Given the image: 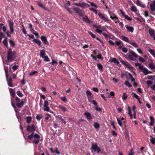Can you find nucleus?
Returning <instances> with one entry per match:
<instances>
[{"instance_id":"obj_12","label":"nucleus","mask_w":155,"mask_h":155,"mask_svg":"<svg viewBox=\"0 0 155 155\" xmlns=\"http://www.w3.org/2000/svg\"><path fill=\"white\" fill-rule=\"evenodd\" d=\"M149 32L150 36L153 37V39L155 40V31L153 30L150 29L149 30Z\"/></svg>"},{"instance_id":"obj_64","label":"nucleus","mask_w":155,"mask_h":155,"mask_svg":"<svg viewBox=\"0 0 155 155\" xmlns=\"http://www.w3.org/2000/svg\"><path fill=\"white\" fill-rule=\"evenodd\" d=\"M134 94V97L135 98H136L137 99V100H138L140 99V97L139 96H138V95H137L136 94Z\"/></svg>"},{"instance_id":"obj_47","label":"nucleus","mask_w":155,"mask_h":155,"mask_svg":"<svg viewBox=\"0 0 155 155\" xmlns=\"http://www.w3.org/2000/svg\"><path fill=\"white\" fill-rule=\"evenodd\" d=\"M88 32L93 38H96L95 35L94 34L91 32L88 31Z\"/></svg>"},{"instance_id":"obj_56","label":"nucleus","mask_w":155,"mask_h":155,"mask_svg":"<svg viewBox=\"0 0 155 155\" xmlns=\"http://www.w3.org/2000/svg\"><path fill=\"white\" fill-rule=\"evenodd\" d=\"M114 95L115 94L114 92L113 91H111L110 92V95H108V97L109 98H110V95L112 96H114Z\"/></svg>"},{"instance_id":"obj_43","label":"nucleus","mask_w":155,"mask_h":155,"mask_svg":"<svg viewBox=\"0 0 155 155\" xmlns=\"http://www.w3.org/2000/svg\"><path fill=\"white\" fill-rule=\"evenodd\" d=\"M125 84L126 86H128L129 87H130L132 86L130 84V83L128 81H126L125 82Z\"/></svg>"},{"instance_id":"obj_32","label":"nucleus","mask_w":155,"mask_h":155,"mask_svg":"<svg viewBox=\"0 0 155 155\" xmlns=\"http://www.w3.org/2000/svg\"><path fill=\"white\" fill-rule=\"evenodd\" d=\"M89 101L90 102L93 103L95 105L97 106V103L94 100H90V98H89Z\"/></svg>"},{"instance_id":"obj_5","label":"nucleus","mask_w":155,"mask_h":155,"mask_svg":"<svg viewBox=\"0 0 155 155\" xmlns=\"http://www.w3.org/2000/svg\"><path fill=\"white\" fill-rule=\"evenodd\" d=\"M73 11L75 13L78 14L80 16L82 17L83 16L84 12L83 11L77 7H74L73 8Z\"/></svg>"},{"instance_id":"obj_59","label":"nucleus","mask_w":155,"mask_h":155,"mask_svg":"<svg viewBox=\"0 0 155 155\" xmlns=\"http://www.w3.org/2000/svg\"><path fill=\"white\" fill-rule=\"evenodd\" d=\"M89 2L90 3L91 5V6L94 7L96 8L97 7V6L94 3L90 2Z\"/></svg>"},{"instance_id":"obj_39","label":"nucleus","mask_w":155,"mask_h":155,"mask_svg":"<svg viewBox=\"0 0 155 155\" xmlns=\"http://www.w3.org/2000/svg\"><path fill=\"white\" fill-rule=\"evenodd\" d=\"M31 121V117H27L26 118V121L29 124L30 123Z\"/></svg>"},{"instance_id":"obj_22","label":"nucleus","mask_w":155,"mask_h":155,"mask_svg":"<svg viewBox=\"0 0 155 155\" xmlns=\"http://www.w3.org/2000/svg\"><path fill=\"white\" fill-rule=\"evenodd\" d=\"M3 43L4 45L7 48H8V42L7 41V38H5V39L3 41Z\"/></svg>"},{"instance_id":"obj_62","label":"nucleus","mask_w":155,"mask_h":155,"mask_svg":"<svg viewBox=\"0 0 155 155\" xmlns=\"http://www.w3.org/2000/svg\"><path fill=\"white\" fill-rule=\"evenodd\" d=\"M89 9L91 11H93V12H94L96 14H97V11L96 9L93 8H90Z\"/></svg>"},{"instance_id":"obj_8","label":"nucleus","mask_w":155,"mask_h":155,"mask_svg":"<svg viewBox=\"0 0 155 155\" xmlns=\"http://www.w3.org/2000/svg\"><path fill=\"white\" fill-rule=\"evenodd\" d=\"M44 109L43 110L46 111H49L50 110V107L48 106V102L47 100H45L44 103Z\"/></svg>"},{"instance_id":"obj_52","label":"nucleus","mask_w":155,"mask_h":155,"mask_svg":"<svg viewBox=\"0 0 155 155\" xmlns=\"http://www.w3.org/2000/svg\"><path fill=\"white\" fill-rule=\"evenodd\" d=\"M9 43L10 44V45L14 47L15 46V43L12 40H10L9 41Z\"/></svg>"},{"instance_id":"obj_14","label":"nucleus","mask_w":155,"mask_h":155,"mask_svg":"<svg viewBox=\"0 0 155 155\" xmlns=\"http://www.w3.org/2000/svg\"><path fill=\"white\" fill-rule=\"evenodd\" d=\"M49 149L52 152V153H55L58 154H60V153L58 151V148H56L54 150L52 148H49Z\"/></svg>"},{"instance_id":"obj_23","label":"nucleus","mask_w":155,"mask_h":155,"mask_svg":"<svg viewBox=\"0 0 155 155\" xmlns=\"http://www.w3.org/2000/svg\"><path fill=\"white\" fill-rule=\"evenodd\" d=\"M134 18L135 19H136L138 21H139L141 22H142L144 21V19L141 16H139V17H134Z\"/></svg>"},{"instance_id":"obj_54","label":"nucleus","mask_w":155,"mask_h":155,"mask_svg":"<svg viewBox=\"0 0 155 155\" xmlns=\"http://www.w3.org/2000/svg\"><path fill=\"white\" fill-rule=\"evenodd\" d=\"M116 23H117L119 22V20L117 17L114 18L113 19Z\"/></svg>"},{"instance_id":"obj_42","label":"nucleus","mask_w":155,"mask_h":155,"mask_svg":"<svg viewBox=\"0 0 155 155\" xmlns=\"http://www.w3.org/2000/svg\"><path fill=\"white\" fill-rule=\"evenodd\" d=\"M40 138L35 139L33 141L34 143L36 144H38L39 142Z\"/></svg>"},{"instance_id":"obj_20","label":"nucleus","mask_w":155,"mask_h":155,"mask_svg":"<svg viewBox=\"0 0 155 155\" xmlns=\"http://www.w3.org/2000/svg\"><path fill=\"white\" fill-rule=\"evenodd\" d=\"M83 19L84 21L87 23H89L91 22L89 18L87 16L83 17Z\"/></svg>"},{"instance_id":"obj_21","label":"nucleus","mask_w":155,"mask_h":155,"mask_svg":"<svg viewBox=\"0 0 155 155\" xmlns=\"http://www.w3.org/2000/svg\"><path fill=\"white\" fill-rule=\"evenodd\" d=\"M150 137H151V138L150 139V140L152 143L155 144V138L153 137L151 135L150 136Z\"/></svg>"},{"instance_id":"obj_3","label":"nucleus","mask_w":155,"mask_h":155,"mask_svg":"<svg viewBox=\"0 0 155 155\" xmlns=\"http://www.w3.org/2000/svg\"><path fill=\"white\" fill-rule=\"evenodd\" d=\"M4 69L5 70V75L6 77V78L8 82V85L10 87H13V85L12 83V78H10L9 79H8V69L6 67L4 68Z\"/></svg>"},{"instance_id":"obj_57","label":"nucleus","mask_w":155,"mask_h":155,"mask_svg":"<svg viewBox=\"0 0 155 155\" xmlns=\"http://www.w3.org/2000/svg\"><path fill=\"white\" fill-rule=\"evenodd\" d=\"M18 67V66L17 65H14L12 67V68L14 71H15V70H17Z\"/></svg>"},{"instance_id":"obj_11","label":"nucleus","mask_w":155,"mask_h":155,"mask_svg":"<svg viewBox=\"0 0 155 155\" xmlns=\"http://www.w3.org/2000/svg\"><path fill=\"white\" fill-rule=\"evenodd\" d=\"M56 117L59 119V120H61V121H62L64 124H66V122L65 121V119L66 118L65 117H62V116L60 115H58V116H56Z\"/></svg>"},{"instance_id":"obj_38","label":"nucleus","mask_w":155,"mask_h":155,"mask_svg":"<svg viewBox=\"0 0 155 155\" xmlns=\"http://www.w3.org/2000/svg\"><path fill=\"white\" fill-rule=\"evenodd\" d=\"M59 107L64 112H65L67 111V110L66 108L63 106L60 105L59 106Z\"/></svg>"},{"instance_id":"obj_53","label":"nucleus","mask_w":155,"mask_h":155,"mask_svg":"<svg viewBox=\"0 0 155 155\" xmlns=\"http://www.w3.org/2000/svg\"><path fill=\"white\" fill-rule=\"evenodd\" d=\"M31 131H33L35 130V128L34 125L32 124L31 127Z\"/></svg>"},{"instance_id":"obj_25","label":"nucleus","mask_w":155,"mask_h":155,"mask_svg":"<svg viewBox=\"0 0 155 155\" xmlns=\"http://www.w3.org/2000/svg\"><path fill=\"white\" fill-rule=\"evenodd\" d=\"M111 62H114L115 63L117 64H118L119 63V61L115 58H114L112 59V60L111 61Z\"/></svg>"},{"instance_id":"obj_49","label":"nucleus","mask_w":155,"mask_h":155,"mask_svg":"<svg viewBox=\"0 0 155 155\" xmlns=\"http://www.w3.org/2000/svg\"><path fill=\"white\" fill-rule=\"evenodd\" d=\"M17 95L20 97H21L23 96V94L20 91H18L17 92Z\"/></svg>"},{"instance_id":"obj_34","label":"nucleus","mask_w":155,"mask_h":155,"mask_svg":"<svg viewBox=\"0 0 155 155\" xmlns=\"http://www.w3.org/2000/svg\"><path fill=\"white\" fill-rule=\"evenodd\" d=\"M129 43L135 48H137L138 47V45L135 42H131L130 41Z\"/></svg>"},{"instance_id":"obj_13","label":"nucleus","mask_w":155,"mask_h":155,"mask_svg":"<svg viewBox=\"0 0 155 155\" xmlns=\"http://www.w3.org/2000/svg\"><path fill=\"white\" fill-rule=\"evenodd\" d=\"M41 38L44 44H48V42L47 41L46 38L45 37L41 36Z\"/></svg>"},{"instance_id":"obj_7","label":"nucleus","mask_w":155,"mask_h":155,"mask_svg":"<svg viewBox=\"0 0 155 155\" xmlns=\"http://www.w3.org/2000/svg\"><path fill=\"white\" fill-rule=\"evenodd\" d=\"M74 5H75L81 7L82 8H84L85 7H89V5L87 4L84 2L81 3H74Z\"/></svg>"},{"instance_id":"obj_36","label":"nucleus","mask_w":155,"mask_h":155,"mask_svg":"<svg viewBox=\"0 0 155 155\" xmlns=\"http://www.w3.org/2000/svg\"><path fill=\"white\" fill-rule=\"evenodd\" d=\"M117 119L119 125L120 127H122V121L121 120H119V119L117 118Z\"/></svg>"},{"instance_id":"obj_18","label":"nucleus","mask_w":155,"mask_h":155,"mask_svg":"<svg viewBox=\"0 0 155 155\" xmlns=\"http://www.w3.org/2000/svg\"><path fill=\"white\" fill-rule=\"evenodd\" d=\"M122 39L124 41H126V42L129 43L130 42L128 38L127 37L124 36H122Z\"/></svg>"},{"instance_id":"obj_40","label":"nucleus","mask_w":155,"mask_h":155,"mask_svg":"<svg viewBox=\"0 0 155 155\" xmlns=\"http://www.w3.org/2000/svg\"><path fill=\"white\" fill-rule=\"evenodd\" d=\"M94 126L95 128L96 129L99 128V124L97 123H95Z\"/></svg>"},{"instance_id":"obj_9","label":"nucleus","mask_w":155,"mask_h":155,"mask_svg":"<svg viewBox=\"0 0 155 155\" xmlns=\"http://www.w3.org/2000/svg\"><path fill=\"white\" fill-rule=\"evenodd\" d=\"M120 62L126 66L129 69L132 70H134V68L132 66L130 65V64L127 61L121 60Z\"/></svg>"},{"instance_id":"obj_60","label":"nucleus","mask_w":155,"mask_h":155,"mask_svg":"<svg viewBox=\"0 0 155 155\" xmlns=\"http://www.w3.org/2000/svg\"><path fill=\"white\" fill-rule=\"evenodd\" d=\"M51 63L52 65H56L58 64L57 62L54 60H52Z\"/></svg>"},{"instance_id":"obj_2","label":"nucleus","mask_w":155,"mask_h":155,"mask_svg":"<svg viewBox=\"0 0 155 155\" xmlns=\"http://www.w3.org/2000/svg\"><path fill=\"white\" fill-rule=\"evenodd\" d=\"M16 54V53L15 51H12L11 49H9L8 51L7 60L10 61V62L14 60L15 58Z\"/></svg>"},{"instance_id":"obj_50","label":"nucleus","mask_w":155,"mask_h":155,"mask_svg":"<svg viewBox=\"0 0 155 155\" xmlns=\"http://www.w3.org/2000/svg\"><path fill=\"white\" fill-rule=\"evenodd\" d=\"M98 15L100 18L102 19H103L104 18V16L102 14H101L100 12H99L98 13Z\"/></svg>"},{"instance_id":"obj_58","label":"nucleus","mask_w":155,"mask_h":155,"mask_svg":"<svg viewBox=\"0 0 155 155\" xmlns=\"http://www.w3.org/2000/svg\"><path fill=\"white\" fill-rule=\"evenodd\" d=\"M122 50L123 52L124 53H127L128 51L127 49L125 47L122 48Z\"/></svg>"},{"instance_id":"obj_27","label":"nucleus","mask_w":155,"mask_h":155,"mask_svg":"<svg viewBox=\"0 0 155 155\" xmlns=\"http://www.w3.org/2000/svg\"><path fill=\"white\" fill-rule=\"evenodd\" d=\"M148 51L153 57H155V52L154 50L150 49Z\"/></svg>"},{"instance_id":"obj_44","label":"nucleus","mask_w":155,"mask_h":155,"mask_svg":"<svg viewBox=\"0 0 155 155\" xmlns=\"http://www.w3.org/2000/svg\"><path fill=\"white\" fill-rule=\"evenodd\" d=\"M149 67L151 69H155V66L152 63H150L149 64Z\"/></svg>"},{"instance_id":"obj_55","label":"nucleus","mask_w":155,"mask_h":155,"mask_svg":"<svg viewBox=\"0 0 155 155\" xmlns=\"http://www.w3.org/2000/svg\"><path fill=\"white\" fill-rule=\"evenodd\" d=\"M95 31L96 32L99 33H101L103 31V30H101V29H96L95 30Z\"/></svg>"},{"instance_id":"obj_33","label":"nucleus","mask_w":155,"mask_h":155,"mask_svg":"<svg viewBox=\"0 0 155 155\" xmlns=\"http://www.w3.org/2000/svg\"><path fill=\"white\" fill-rule=\"evenodd\" d=\"M9 91L11 95L14 96L15 94V92L14 90L10 88L9 89Z\"/></svg>"},{"instance_id":"obj_16","label":"nucleus","mask_w":155,"mask_h":155,"mask_svg":"<svg viewBox=\"0 0 155 155\" xmlns=\"http://www.w3.org/2000/svg\"><path fill=\"white\" fill-rule=\"evenodd\" d=\"M125 27H126V28L128 31L130 32H133L134 30L133 27L131 26H127V25H125Z\"/></svg>"},{"instance_id":"obj_45","label":"nucleus","mask_w":155,"mask_h":155,"mask_svg":"<svg viewBox=\"0 0 155 155\" xmlns=\"http://www.w3.org/2000/svg\"><path fill=\"white\" fill-rule=\"evenodd\" d=\"M38 4L42 8H44L45 10H47L45 7L41 2H38Z\"/></svg>"},{"instance_id":"obj_17","label":"nucleus","mask_w":155,"mask_h":155,"mask_svg":"<svg viewBox=\"0 0 155 155\" xmlns=\"http://www.w3.org/2000/svg\"><path fill=\"white\" fill-rule=\"evenodd\" d=\"M24 102L23 101H21L20 102H17L16 103V105L17 106L19 107V108H21L22 107L24 104Z\"/></svg>"},{"instance_id":"obj_51","label":"nucleus","mask_w":155,"mask_h":155,"mask_svg":"<svg viewBox=\"0 0 155 155\" xmlns=\"http://www.w3.org/2000/svg\"><path fill=\"white\" fill-rule=\"evenodd\" d=\"M125 18L129 21H131L132 20V19L129 17L127 15H124V17Z\"/></svg>"},{"instance_id":"obj_61","label":"nucleus","mask_w":155,"mask_h":155,"mask_svg":"<svg viewBox=\"0 0 155 155\" xmlns=\"http://www.w3.org/2000/svg\"><path fill=\"white\" fill-rule=\"evenodd\" d=\"M95 109L98 111L101 112L102 109L98 107H96L95 108Z\"/></svg>"},{"instance_id":"obj_15","label":"nucleus","mask_w":155,"mask_h":155,"mask_svg":"<svg viewBox=\"0 0 155 155\" xmlns=\"http://www.w3.org/2000/svg\"><path fill=\"white\" fill-rule=\"evenodd\" d=\"M84 115L86 117L87 119L88 120H91L92 118L91 114L88 112H85L84 113Z\"/></svg>"},{"instance_id":"obj_46","label":"nucleus","mask_w":155,"mask_h":155,"mask_svg":"<svg viewBox=\"0 0 155 155\" xmlns=\"http://www.w3.org/2000/svg\"><path fill=\"white\" fill-rule=\"evenodd\" d=\"M37 73V71H33L30 72L29 74V75L30 76H33Z\"/></svg>"},{"instance_id":"obj_29","label":"nucleus","mask_w":155,"mask_h":155,"mask_svg":"<svg viewBox=\"0 0 155 155\" xmlns=\"http://www.w3.org/2000/svg\"><path fill=\"white\" fill-rule=\"evenodd\" d=\"M109 14L110 15V18L112 19H113L114 18L117 17V16L113 13H111L109 12Z\"/></svg>"},{"instance_id":"obj_41","label":"nucleus","mask_w":155,"mask_h":155,"mask_svg":"<svg viewBox=\"0 0 155 155\" xmlns=\"http://www.w3.org/2000/svg\"><path fill=\"white\" fill-rule=\"evenodd\" d=\"M128 97V95L125 93H124L122 97V99L123 100H125Z\"/></svg>"},{"instance_id":"obj_4","label":"nucleus","mask_w":155,"mask_h":155,"mask_svg":"<svg viewBox=\"0 0 155 155\" xmlns=\"http://www.w3.org/2000/svg\"><path fill=\"white\" fill-rule=\"evenodd\" d=\"M91 148L92 153H93L94 151L95 152H97V153H99L100 151V148L98 146L97 143H93Z\"/></svg>"},{"instance_id":"obj_19","label":"nucleus","mask_w":155,"mask_h":155,"mask_svg":"<svg viewBox=\"0 0 155 155\" xmlns=\"http://www.w3.org/2000/svg\"><path fill=\"white\" fill-rule=\"evenodd\" d=\"M45 55V50H42L40 51V56L42 58Z\"/></svg>"},{"instance_id":"obj_63","label":"nucleus","mask_w":155,"mask_h":155,"mask_svg":"<svg viewBox=\"0 0 155 155\" xmlns=\"http://www.w3.org/2000/svg\"><path fill=\"white\" fill-rule=\"evenodd\" d=\"M97 66L98 68L100 70L101 69L103 68L102 65L100 64H98L97 65Z\"/></svg>"},{"instance_id":"obj_48","label":"nucleus","mask_w":155,"mask_h":155,"mask_svg":"<svg viewBox=\"0 0 155 155\" xmlns=\"http://www.w3.org/2000/svg\"><path fill=\"white\" fill-rule=\"evenodd\" d=\"M33 137L35 139L40 138V136L38 134H33Z\"/></svg>"},{"instance_id":"obj_30","label":"nucleus","mask_w":155,"mask_h":155,"mask_svg":"<svg viewBox=\"0 0 155 155\" xmlns=\"http://www.w3.org/2000/svg\"><path fill=\"white\" fill-rule=\"evenodd\" d=\"M43 58L44 61L46 62H48L50 61L49 59L47 56H44L43 58Z\"/></svg>"},{"instance_id":"obj_6","label":"nucleus","mask_w":155,"mask_h":155,"mask_svg":"<svg viewBox=\"0 0 155 155\" xmlns=\"http://www.w3.org/2000/svg\"><path fill=\"white\" fill-rule=\"evenodd\" d=\"M151 13L155 15V1H153L150 5Z\"/></svg>"},{"instance_id":"obj_10","label":"nucleus","mask_w":155,"mask_h":155,"mask_svg":"<svg viewBox=\"0 0 155 155\" xmlns=\"http://www.w3.org/2000/svg\"><path fill=\"white\" fill-rule=\"evenodd\" d=\"M9 26L10 29L12 33H13L14 32V29H13V25H14V23L13 22L10 21H9Z\"/></svg>"},{"instance_id":"obj_31","label":"nucleus","mask_w":155,"mask_h":155,"mask_svg":"<svg viewBox=\"0 0 155 155\" xmlns=\"http://www.w3.org/2000/svg\"><path fill=\"white\" fill-rule=\"evenodd\" d=\"M131 10L134 12H136L137 11V9L136 6H133L131 7Z\"/></svg>"},{"instance_id":"obj_37","label":"nucleus","mask_w":155,"mask_h":155,"mask_svg":"<svg viewBox=\"0 0 155 155\" xmlns=\"http://www.w3.org/2000/svg\"><path fill=\"white\" fill-rule=\"evenodd\" d=\"M36 118L38 120H40L42 118V116L41 114H39L36 116Z\"/></svg>"},{"instance_id":"obj_35","label":"nucleus","mask_w":155,"mask_h":155,"mask_svg":"<svg viewBox=\"0 0 155 155\" xmlns=\"http://www.w3.org/2000/svg\"><path fill=\"white\" fill-rule=\"evenodd\" d=\"M130 53L131 54L133 55L136 58H138V55L137 54L135 53L133 51H130Z\"/></svg>"},{"instance_id":"obj_1","label":"nucleus","mask_w":155,"mask_h":155,"mask_svg":"<svg viewBox=\"0 0 155 155\" xmlns=\"http://www.w3.org/2000/svg\"><path fill=\"white\" fill-rule=\"evenodd\" d=\"M135 65L138 67V68L142 71V72L144 74V75H147L149 74H151L152 72L149 71L148 69L144 67L142 64L139 63H135Z\"/></svg>"},{"instance_id":"obj_28","label":"nucleus","mask_w":155,"mask_h":155,"mask_svg":"<svg viewBox=\"0 0 155 155\" xmlns=\"http://www.w3.org/2000/svg\"><path fill=\"white\" fill-rule=\"evenodd\" d=\"M34 42L38 44L39 45H40L41 44V41L39 40L38 39H34L33 40Z\"/></svg>"},{"instance_id":"obj_24","label":"nucleus","mask_w":155,"mask_h":155,"mask_svg":"<svg viewBox=\"0 0 155 155\" xmlns=\"http://www.w3.org/2000/svg\"><path fill=\"white\" fill-rule=\"evenodd\" d=\"M136 109V107L134 105L132 107V110L134 111V118L135 119L136 118V112L135 110Z\"/></svg>"},{"instance_id":"obj_26","label":"nucleus","mask_w":155,"mask_h":155,"mask_svg":"<svg viewBox=\"0 0 155 155\" xmlns=\"http://www.w3.org/2000/svg\"><path fill=\"white\" fill-rule=\"evenodd\" d=\"M64 7L70 14H72V12L71 11V9L69 8L65 5L64 6Z\"/></svg>"}]
</instances>
